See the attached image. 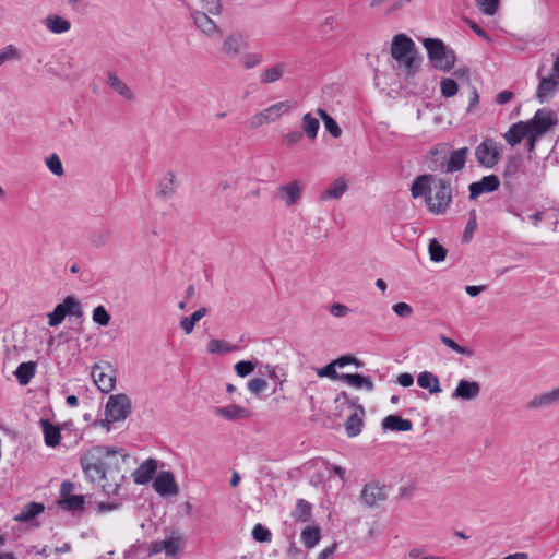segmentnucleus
Masks as SVG:
<instances>
[{"label": "nucleus", "mask_w": 559, "mask_h": 559, "mask_svg": "<svg viewBox=\"0 0 559 559\" xmlns=\"http://www.w3.org/2000/svg\"><path fill=\"white\" fill-rule=\"evenodd\" d=\"M92 318L95 323L102 326H107L110 322V314L108 313L104 306H97L93 310Z\"/></svg>", "instance_id": "obj_50"}, {"label": "nucleus", "mask_w": 559, "mask_h": 559, "mask_svg": "<svg viewBox=\"0 0 559 559\" xmlns=\"http://www.w3.org/2000/svg\"><path fill=\"white\" fill-rule=\"evenodd\" d=\"M417 383L421 389L428 390L431 394L442 391L438 377L429 371H423L418 374Z\"/></svg>", "instance_id": "obj_35"}, {"label": "nucleus", "mask_w": 559, "mask_h": 559, "mask_svg": "<svg viewBox=\"0 0 559 559\" xmlns=\"http://www.w3.org/2000/svg\"><path fill=\"white\" fill-rule=\"evenodd\" d=\"M37 365L35 361H26L19 365L14 374L20 385H27L36 374Z\"/></svg>", "instance_id": "obj_34"}, {"label": "nucleus", "mask_w": 559, "mask_h": 559, "mask_svg": "<svg viewBox=\"0 0 559 559\" xmlns=\"http://www.w3.org/2000/svg\"><path fill=\"white\" fill-rule=\"evenodd\" d=\"M340 380L356 389H364L371 392L374 388L370 377L359 373H341Z\"/></svg>", "instance_id": "obj_29"}, {"label": "nucleus", "mask_w": 559, "mask_h": 559, "mask_svg": "<svg viewBox=\"0 0 559 559\" xmlns=\"http://www.w3.org/2000/svg\"><path fill=\"white\" fill-rule=\"evenodd\" d=\"M263 61V55L260 52H246L240 56L239 62L246 70L253 69L261 64Z\"/></svg>", "instance_id": "obj_43"}, {"label": "nucleus", "mask_w": 559, "mask_h": 559, "mask_svg": "<svg viewBox=\"0 0 559 559\" xmlns=\"http://www.w3.org/2000/svg\"><path fill=\"white\" fill-rule=\"evenodd\" d=\"M19 58H20V55H19L17 49L13 45H9L0 51V66L4 61L19 59Z\"/></svg>", "instance_id": "obj_61"}, {"label": "nucleus", "mask_w": 559, "mask_h": 559, "mask_svg": "<svg viewBox=\"0 0 559 559\" xmlns=\"http://www.w3.org/2000/svg\"><path fill=\"white\" fill-rule=\"evenodd\" d=\"M68 510H80L84 506L83 496L74 495L66 498L62 502Z\"/></svg>", "instance_id": "obj_59"}, {"label": "nucleus", "mask_w": 559, "mask_h": 559, "mask_svg": "<svg viewBox=\"0 0 559 559\" xmlns=\"http://www.w3.org/2000/svg\"><path fill=\"white\" fill-rule=\"evenodd\" d=\"M302 138H304L302 132L292 131L284 136L283 141L286 146H293V145L299 143L302 140Z\"/></svg>", "instance_id": "obj_63"}, {"label": "nucleus", "mask_w": 559, "mask_h": 559, "mask_svg": "<svg viewBox=\"0 0 559 559\" xmlns=\"http://www.w3.org/2000/svg\"><path fill=\"white\" fill-rule=\"evenodd\" d=\"M317 115L322 119L326 131L335 139L342 135V129L337 122L322 108L316 110Z\"/></svg>", "instance_id": "obj_38"}, {"label": "nucleus", "mask_w": 559, "mask_h": 559, "mask_svg": "<svg viewBox=\"0 0 559 559\" xmlns=\"http://www.w3.org/2000/svg\"><path fill=\"white\" fill-rule=\"evenodd\" d=\"M530 132V127L526 122L520 121L513 123L509 130L504 133V139L511 146H515L522 142Z\"/></svg>", "instance_id": "obj_28"}, {"label": "nucleus", "mask_w": 559, "mask_h": 559, "mask_svg": "<svg viewBox=\"0 0 559 559\" xmlns=\"http://www.w3.org/2000/svg\"><path fill=\"white\" fill-rule=\"evenodd\" d=\"M252 537L258 543H269L272 539V534L262 524H257L252 530Z\"/></svg>", "instance_id": "obj_51"}, {"label": "nucleus", "mask_w": 559, "mask_h": 559, "mask_svg": "<svg viewBox=\"0 0 559 559\" xmlns=\"http://www.w3.org/2000/svg\"><path fill=\"white\" fill-rule=\"evenodd\" d=\"M484 14L493 15L497 12L499 0H476Z\"/></svg>", "instance_id": "obj_57"}, {"label": "nucleus", "mask_w": 559, "mask_h": 559, "mask_svg": "<svg viewBox=\"0 0 559 559\" xmlns=\"http://www.w3.org/2000/svg\"><path fill=\"white\" fill-rule=\"evenodd\" d=\"M468 153V147H461L459 150L452 151L445 160V171H461L465 167Z\"/></svg>", "instance_id": "obj_22"}, {"label": "nucleus", "mask_w": 559, "mask_h": 559, "mask_svg": "<svg viewBox=\"0 0 559 559\" xmlns=\"http://www.w3.org/2000/svg\"><path fill=\"white\" fill-rule=\"evenodd\" d=\"M348 183L344 177L332 181L320 194L321 201L338 200L347 191Z\"/></svg>", "instance_id": "obj_23"}, {"label": "nucleus", "mask_w": 559, "mask_h": 559, "mask_svg": "<svg viewBox=\"0 0 559 559\" xmlns=\"http://www.w3.org/2000/svg\"><path fill=\"white\" fill-rule=\"evenodd\" d=\"M336 366L333 365V361L328 364L326 366L322 367V368H318L317 369V374L319 377H326V378H330V379H337L340 380V376L337 372H336Z\"/></svg>", "instance_id": "obj_60"}, {"label": "nucleus", "mask_w": 559, "mask_h": 559, "mask_svg": "<svg viewBox=\"0 0 559 559\" xmlns=\"http://www.w3.org/2000/svg\"><path fill=\"white\" fill-rule=\"evenodd\" d=\"M350 309L340 302H334L330 306V313L335 318H343L350 313Z\"/></svg>", "instance_id": "obj_62"}, {"label": "nucleus", "mask_w": 559, "mask_h": 559, "mask_svg": "<svg viewBox=\"0 0 559 559\" xmlns=\"http://www.w3.org/2000/svg\"><path fill=\"white\" fill-rule=\"evenodd\" d=\"M302 190L304 183L300 180H292L276 189V198L290 207L301 199Z\"/></svg>", "instance_id": "obj_13"}, {"label": "nucleus", "mask_w": 559, "mask_h": 559, "mask_svg": "<svg viewBox=\"0 0 559 559\" xmlns=\"http://www.w3.org/2000/svg\"><path fill=\"white\" fill-rule=\"evenodd\" d=\"M320 128L319 120L314 118L310 112H307L302 117V130L309 140L317 138Z\"/></svg>", "instance_id": "obj_40"}, {"label": "nucleus", "mask_w": 559, "mask_h": 559, "mask_svg": "<svg viewBox=\"0 0 559 559\" xmlns=\"http://www.w3.org/2000/svg\"><path fill=\"white\" fill-rule=\"evenodd\" d=\"M127 455L122 449L94 445L85 450L80 464L92 483H96L107 496H120V487L126 478L122 466Z\"/></svg>", "instance_id": "obj_1"}, {"label": "nucleus", "mask_w": 559, "mask_h": 559, "mask_svg": "<svg viewBox=\"0 0 559 559\" xmlns=\"http://www.w3.org/2000/svg\"><path fill=\"white\" fill-rule=\"evenodd\" d=\"M440 341L449 348H451L453 352L460 354V355H463V356H466V357H471L474 355V352L473 349H471L469 347H465V346H462L460 344H457L454 340H452L451 337H448L445 335H441L440 336Z\"/></svg>", "instance_id": "obj_45"}, {"label": "nucleus", "mask_w": 559, "mask_h": 559, "mask_svg": "<svg viewBox=\"0 0 559 559\" xmlns=\"http://www.w3.org/2000/svg\"><path fill=\"white\" fill-rule=\"evenodd\" d=\"M214 415L226 420L235 421L248 419L251 417V412L240 405L230 404L227 406H217L213 409Z\"/></svg>", "instance_id": "obj_18"}, {"label": "nucleus", "mask_w": 559, "mask_h": 559, "mask_svg": "<svg viewBox=\"0 0 559 559\" xmlns=\"http://www.w3.org/2000/svg\"><path fill=\"white\" fill-rule=\"evenodd\" d=\"M44 511V503L35 501L28 502L22 508L21 512L14 516V521L20 523H28Z\"/></svg>", "instance_id": "obj_30"}, {"label": "nucleus", "mask_w": 559, "mask_h": 559, "mask_svg": "<svg viewBox=\"0 0 559 559\" xmlns=\"http://www.w3.org/2000/svg\"><path fill=\"white\" fill-rule=\"evenodd\" d=\"M349 364H355L357 367L361 366V362L353 356H342V357L333 360V365H335L336 367H340V368H343Z\"/></svg>", "instance_id": "obj_64"}, {"label": "nucleus", "mask_w": 559, "mask_h": 559, "mask_svg": "<svg viewBox=\"0 0 559 559\" xmlns=\"http://www.w3.org/2000/svg\"><path fill=\"white\" fill-rule=\"evenodd\" d=\"M423 46L427 51L428 60L436 69L449 72L454 68L456 61L455 52L448 48L441 39L425 38Z\"/></svg>", "instance_id": "obj_3"}, {"label": "nucleus", "mask_w": 559, "mask_h": 559, "mask_svg": "<svg viewBox=\"0 0 559 559\" xmlns=\"http://www.w3.org/2000/svg\"><path fill=\"white\" fill-rule=\"evenodd\" d=\"M558 83L552 78H542L537 88V98L540 103L546 102L556 91Z\"/></svg>", "instance_id": "obj_37"}, {"label": "nucleus", "mask_w": 559, "mask_h": 559, "mask_svg": "<svg viewBox=\"0 0 559 559\" xmlns=\"http://www.w3.org/2000/svg\"><path fill=\"white\" fill-rule=\"evenodd\" d=\"M46 166L56 176L61 177L64 174L62 162L57 154H51L46 158Z\"/></svg>", "instance_id": "obj_49"}, {"label": "nucleus", "mask_w": 559, "mask_h": 559, "mask_svg": "<svg viewBox=\"0 0 559 559\" xmlns=\"http://www.w3.org/2000/svg\"><path fill=\"white\" fill-rule=\"evenodd\" d=\"M288 71L286 62H276L271 67L264 69L260 75L259 81L262 84H272L280 81L284 74Z\"/></svg>", "instance_id": "obj_21"}, {"label": "nucleus", "mask_w": 559, "mask_h": 559, "mask_svg": "<svg viewBox=\"0 0 559 559\" xmlns=\"http://www.w3.org/2000/svg\"><path fill=\"white\" fill-rule=\"evenodd\" d=\"M257 361H251V360H241V361H238L236 365H235V371L236 373L241 377V378H245L247 377L248 374H250L257 367Z\"/></svg>", "instance_id": "obj_52"}, {"label": "nucleus", "mask_w": 559, "mask_h": 559, "mask_svg": "<svg viewBox=\"0 0 559 559\" xmlns=\"http://www.w3.org/2000/svg\"><path fill=\"white\" fill-rule=\"evenodd\" d=\"M480 384L474 380L461 379L457 382L455 390L452 392L451 397L464 402L476 400L480 394Z\"/></svg>", "instance_id": "obj_15"}, {"label": "nucleus", "mask_w": 559, "mask_h": 559, "mask_svg": "<svg viewBox=\"0 0 559 559\" xmlns=\"http://www.w3.org/2000/svg\"><path fill=\"white\" fill-rule=\"evenodd\" d=\"M131 413V401L126 394L111 395L105 406V418L99 425L107 431L110 430V424L124 420Z\"/></svg>", "instance_id": "obj_4"}, {"label": "nucleus", "mask_w": 559, "mask_h": 559, "mask_svg": "<svg viewBox=\"0 0 559 559\" xmlns=\"http://www.w3.org/2000/svg\"><path fill=\"white\" fill-rule=\"evenodd\" d=\"M300 538L305 547L308 549L317 546L321 538V532L319 526H307L301 531Z\"/></svg>", "instance_id": "obj_36"}, {"label": "nucleus", "mask_w": 559, "mask_h": 559, "mask_svg": "<svg viewBox=\"0 0 559 559\" xmlns=\"http://www.w3.org/2000/svg\"><path fill=\"white\" fill-rule=\"evenodd\" d=\"M191 19L195 28L206 38L218 39L222 37V28L204 11H192Z\"/></svg>", "instance_id": "obj_9"}, {"label": "nucleus", "mask_w": 559, "mask_h": 559, "mask_svg": "<svg viewBox=\"0 0 559 559\" xmlns=\"http://www.w3.org/2000/svg\"><path fill=\"white\" fill-rule=\"evenodd\" d=\"M248 47V40L242 32L229 33L222 41L221 52L226 58H235Z\"/></svg>", "instance_id": "obj_10"}, {"label": "nucleus", "mask_w": 559, "mask_h": 559, "mask_svg": "<svg viewBox=\"0 0 559 559\" xmlns=\"http://www.w3.org/2000/svg\"><path fill=\"white\" fill-rule=\"evenodd\" d=\"M154 490L163 497L178 493V485L171 472H160L153 481Z\"/></svg>", "instance_id": "obj_16"}, {"label": "nucleus", "mask_w": 559, "mask_h": 559, "mask_svg": "<svg viewBox=\"0 0 559 559\" xmlns=\"http://www.w3.org/2000/svg\"><path fill=\"white\" fill-rule=\"evenodd\" d=\"M556 123L557 118L555 114L547 109H538L534 117L526 122V124L530 127V131L542 135Z\"/></svg>", "instance_id": "obj_14"}, {"label": "nucleus", "mask_w": 559, "mask_h": 559, "mask_svg": "<svg viewBox=\"0 0 559 559\" xmlns=\"http://www.w3.org/2000/svg\"><path fill=\"white\" fill-rule=\"evenodd\" d=\"M92 378L96 386L105 393L115 388V370L109 364H96L92 369Z\"/></svg>", "instance_id": "obj_11"}, {"label": "nucleus", "mask_w": 559, "mask_h": 559, "mask_svg": "<svg viewBox=\"0 0 559 559\" xmlns=\"http://www.w3.org/2000/svg\"><path fill=\"white\" fill-rule=\"evenodd\" d=\"M310 516H311L310 503L304 499H299L297 501L296 508L293 512V518L296 521L306 522V521L310 520Z\"/></svg>", "instance_id": "obj_42"}, {"label": "nucleus", "mask_w": 559, "mask_h": 559, "mask_svg": "<svg viewBox=\"0 0 559 559\" xmlns=\"http://www.w3.org/2000/svg\"><path fill=\"white\" fill-rule=\"evenodd\" d=\"M82 316L80 302L73 296H68L61 304H58L52 312L48 313V324L51 328L58 326L68 316Z\"/></svg>", "instance_id": "obj_8"}, {"label": "nucleus", "mask_w": 559, "mask_h": 559, "mask_svg": "<svg viewBox=\"0 0 559 559\" xmlns=\"http://www.w3.org/2000/svg\"><path fill=\"white\" fill-rule=\"evenodd\" d=\"M365 414V408L358 405L345 420V431L349 438H355L361 432Z\"/></svg>", "instance_id": "obj_20"}, {"label": "nucleus", "mask_w": 559, "mask_h": 559, "mask_svg": "<svg viewBox=\"0 0 559 559\" xmlns=\"http://www.w3.org/2000/svg\"><path fill=\"white\" fill-rule=\"evenodd\" d=\"M236 349L225 341L213 338L207 343V350L211 354L231 353Z\"/></svg>", "instance_id": "obj_46"}, {"label": "nucleus", "mask_w": 559, "mask_h": 559, "mask_svg": "<svg viewBox=\"0 0 559 559\" xmlns=\"http://www.w3.org/2000/svg\"><path fill=\"white\" fill-rule=\"evenodd\" d=\"M292 108L289 100L278 102L269 106L267 108L254 114L248 121L250 129H258L263 124L271 123L287 114Z\"/></svg>", "instance_id": "obj_7"}, {"label": "nucleus", "mask_w": 559, "mask_h": 559, "mask_svg": "<svg viewBox=\"0 0 559 559\" xmlns=\"http://www.w3.org/2000/svg\"><path fill=\"white\" fill-rule=\"evenodd\" d=\"M500 180L496 175H488L483 177L479 181L469 185V198L476 199L484 193H489L498 190Z\"/></svg>", "instance_id": "obj_17"}, {"label": "nucleus", "mask_w": 559, "mask_h": 559, "mask_svg": "<svg viewBox=\"0 0 559 559\" xmlns=\"http://www.w3.org/2000/svg\"><path fill=\"white\" fill-rule=\"evenodd\" d=\"M203 9L206 11L205 13L212 15H221L223 11L221 0H202Z\"/></svg>", "instance_id": "obj_56"}, {"label": "nucleus", "mask_w": 559, "mask_h": 559, "mask_svg": "<svg viewBox=\"0 0 559 559\" xmlns=\"http://www.w3.org/2000/svg\"><path fill=\"white\" fill-rule=\"evenodd\" d=\"M440 90L442 96L449 98L454 96L459 91L457 83L451 78H444L440 82Z\"/></svg>", "instance_id": "obj_48"}, {"label": "nucleus", "mask_w": 559, "mask_h": 559, "mask_svg": "<svg viewBox=\"0 0 559 559\" xmlns=\"http://www.w3.org/2000/svg\"><path fill=\"white\" fill-rule=\"evenodd\" d=\"M176 193V175L168 171L159 181L157 195L164 200H170Z\"/></svg>", "instance_id": "obj_33"}, {"label": "nucleus", "mask_w": 559, "mask_h": 559, "mask_svg": "<svg viewBox=\"0 0 559 559\" xmlns=\"http://www.w3.org/2000/svg\"><path fill=\"white\" fill-rule=\"evenodd\" d=\"M428 252L430 260L439 263L445 260L448 250L437 239L433 238L429 241Z\"/></svg>", "instance_id": "obj_41"}, {"label": "nucleus", "mask_w": 559, "mask_h": 559, "mask_svg": "<svg viewBox=\"0 0 559 559\" xmlns=\"http://www.w3.org/2000/svg\"><path fill=\"white\" fill-rule=\"evenodd\" d=\"M393 312L400 318H409L414 310L407 302H397L392 308Z\"/></svg>", "instance_id": "obj_58"}, {"label": "nucleus", "mask_w": 559, "mask_h": 559, "mask_svg": "<svg viewBox=\"0 0 559 559\" xmlns=\"http://www.w3.org/2000/svg\"><path fill=\"white\" fill-rule=\"evenodd\" d=\"M206 312L207 310L205 307L199 308L191 314V317H185L180 320V328L185 331L186 334H191L197 322H199L206 314Z\"/></svg>", "instance_id": "obj_39"}, {"label": "nucleus", "mask_w": 559, "mask_h": 559, "mask_svg": "<svg viewBox=\"0 0 559 559\" xmlns=\"http://www.w3.org/2000/svg\"><path fill=\"white\" fill-rule=\"evenodd\" d=\"M107 84L120 96L124 99L132 102L134 99V94L131 88L123 82L114 71H108L106 73Z\"/></svg>", "instance_id": "obj_27"}, {"label": "nucleus", "mask_w": 559, "mask_h": 559, "mask_svg": "<svg viewBox=\"0 0 559 559\" xmlns=\"http://www.w3.org/2000/svg\"><path fill=\"white\" fill-rule=\"evenodd\" d=\"M381 427L384 431H411L413 423L409 419L402 418L399 415H389L383 418Z\"/></svg>", "instance_id": "obj_26"}, {"label": "nucleus", "mask_w": 559, "mask_h": 559, "mask_svg": "<svg viewBox=\"0 0 559 559\" xmlns=\"http://www.w3.org/2000/svg\"><path fill=\"white\" fill-rule=\"evenodd\" d=\"M503 154V145L492 138H485L475 147V159L485 169L495 168Z\"/></svg>", "instance_id": "obj_5"}, {"label": "nucleus", "mask_w": 559, "mask_h": 559, "mask_svg": "<svg viewBox=\"0 0 559 559\" xmlns=\"http://www.w3.org/2000/svg\"><path fill=\"white\" fill-rule=\"evenodd\" d=\"M433 181L432 175H421L417 177L411 188V193L414 199L425 197V201L427 200V195L432 193L431 182Z\"/></svg>", "instance_id": "obj_25"}, {"label": "nucleus", "mask_w": 559, "mask_h": 559, "mask_svg": "<svg viewBox=\"0 0 559 559\" xmlns=\"http://www.w3.org/2000/svg\"><path fill=\"white\" fill-rule=\"evenodd\" d=\"M157 469L156 460L148 459L142 463L133 473V480L138 485L147 484Z\"/></svg>", "instance_id": "obj_24"}, {"label": "nucleus", "mask_w": 559, "mask_h": 559, "mask_svg": "<svg viewBox=\"0 0 559 559\" xmlns=\"http://www.w3.org/2000/svg\"><path fill=\"white\" fill-rule=\"evenodd\" d=\"M182 546V538L177 536H169L162 540V548L169 556H175Z\"/></svg>", "instance_id": "obj_44"}, {"label": "nucleus", "mask_w": 559, "mask_h": 559, "mask_svg": "<svg viewBox=\"0 0 559 559\" xmlns=\"http://www.w3.org/2000/svg\"><path fill=\"white\" fill-rule=\"evenodd\" d=\"M476 227H477L476 213H475V211H472L469 213V219L465 226V230H464V234L462 237L463 242H468L472 239Z\"/></svg>", "instance_id": "obj_54"}, {"label": "nucleus", "mask_w": 559, "mask_h": 559, "mask_svg": "<svg viewBox=\"0 0 559 559\" xmlns=\"http://www.w3.org/2000/svg\"><path fill=\"white\" fill-rule=\"evenodd\" d=\"M390 51L405 74L414 75L418 71L421 58L417 55L414 40L407 35L402 33L395 35Z\"/></svg>", "instance_id": "obj_2"}, {"label": "nucleus", "mask_w": 559, "mask_h": 559, "mask_svg": "<svg viewBox=\"0 0 559 559\" xmlns=\"http://www.w3.org/2000/svg\"><path fill=\"white\" fill-rule=\"evenodd\" d=\"M452 201L450 182L443 178L437 179L432 185V193L427 195L426 205L433 214H442Z\"/></svg>", "instance_id": "obj_6"}, {"label": "nucleus", "mask_w": 559, "mask_h": 559, "mask_svg": "<svg viewBox=\"0 0 559 559\" xmlns=\"http://www.w3.org/2000/svg\"><path fill=\"white\" fill-rule=\"evenodd\" d=\"M559 403V386L549 391L535 394L525 403V409L528 412L543 411L552 407Z\"/></svg>", "instance_id": "obj_12"}, {"label": "nucleus", "mask_w": 559, "mask_h": 559, "mask_svg": "<svg viewBox=\"0 0 559 559\" xmlns=\"http://www.w3.org/2000/svg\"><path fill=\"white\" fill-rule=\"evenodd\" d=\"M248 390L255 395L261 394L267 388V382L261 378H253L247 383Z\"/></svg>", "instance_id": "obj_55"}, {"label": "nucleus", "mask_w": 559, "mask_h": 559, "mask_svg": "<svg viewBox=\"0 0 559 559\" xmlns=\"http://www.w3.org/2000/svg\"><path fill=\"white\" fill-rule=\"evenodd\" d=\"M386 499V491L384 487L379 486L377 483L367 484L361 491V500L367 507L378 506Z\"/></svg>", "instance_id": "obj_19"}, {"label": "nucleus", "mask_w": 559, "mask_h": 559, "mask_svg": "<svg viewBox=\"0 0 559 559\" xmlns=\"http://www.w3.org/2000/svg\"><path fill=\"white\" fill-rule=\"evenodd\" d=\"M44 24L52 34H63L71 28V23L59 14L47 15Z\"/></svg>", "instance_id": "obj_31"}, {"label": "nucleus", "mask_w": 559, "mask_h": 559, "mask_svg": "<svg viewBox=\"0 0 559 559\" xmlns=\"http://www.w3.org/2000/svg\"><path fill=\"white\" fill-rule=\"evenodd\" d=\"M448 151V144H439V145H436L433 147L430 148L429 151V159H430V164H429V169L431 170H437L438 169V163H437V155L442 153V154H445Z\"/></svg>", "instance_id": "obj_53"}, {"label": "nucleus", "mask_w": 559, "mask_h": 559, "mask_svg": "<svg viewBox=\"0 0 559 559\" xmlns=\"http://www.w3.org/2000/svg\"><path fill=\"white\" fill-rule=\"evenodd\" d=\"M39 424L43 428L45 443L51 448L58 445L61 439L59 427L51 424L48 419H40Z\"/></svg>", "instance_id": "obj_32"}, {"label": "nucleus", "mask_w": 559, "mask_h": 559, "mask_svg": "<svg viewBox=\"0 0 559 559\" xmlns=\"http://www.w3.org/2000/svg\"><path fill=\"white\" fill-rule=\"evenodd\" d=\"M109 237H110V230L109 229H106V228H99V229H96L94 230L92 234H91V243L94 246V247H103L107 243V241L109 240Z\"/></svg>", "instance_id": "obj_47"}]
</instances>
